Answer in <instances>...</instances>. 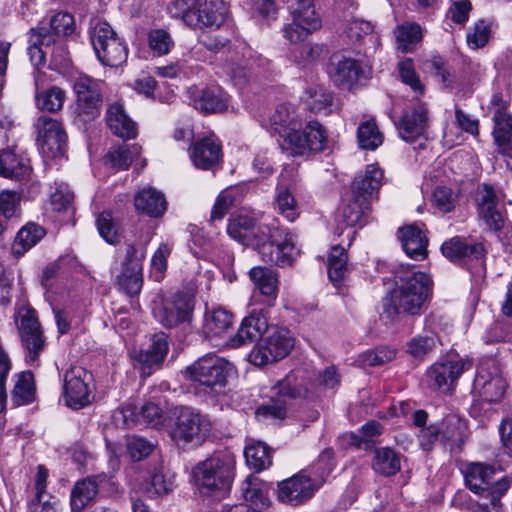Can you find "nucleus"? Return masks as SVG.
<instances>
[{
  "mask_svg": "<svg viewBox=\"0 0 512 512\" xmlns=\"http://www.w3.org/2000/svg\"><path fill=\"white\" fill-rule=\"evenodd\" d=\"M171 254V248L166 243H161L151 258L150 277L161 282L168 267V258Z\"/></svg>",
  "mask_w": 512,
  "mask_h": 512,
  "instance_id": "58",
  "label": "nucleus"
},
{
  "mask_svg": "<svg viewBox=\"0 0 512 512\" xmlns=\"http://www.w3.org/2000/svg\"><path fill=\"white\" fill-rule=\"evenodd\" d=\"M267 328L268 323L264 316L250 314L242 320L237 333L230 339V344L232 347H240L252 343L260 339Z\"/></svg>",
  "mask_w": 512,
  "mask_h": 512,
  "instance_id": "32",
  "label": "nucleus"
},
{
  "mask_svg": "<svg viewBox=\"0 0 512 512\" xmlns=\"http://www.w3.org/2000/svg\"><path fill=\"white\" fill-rule=\"evenodd\" d=\"M38 130L37 145L47 158H56L64 154L67 134L57 120L48 116H40L36 122Z\"/></svg>",
  "mask_w": 512,
  "mask_h": 512,
  "instance_id": "19",
  "label": "nucleus"
},
{
  "mask_svg": "<svg viewBox=\"0 0 512 512\" xmlns=\"http://www.w3.org/2000/svg\"><path fill=\"white\" fill-rule=\"evenodd\" d=\"M106 122L112 133L122 139L135 138L137 135L136 123L128 117L123 106L119 103L109 105Z\"/></svg>",
  "mask_w": 512,
  "mask_h": 512,
  "instance_id": "34",
  "label": "nucleus"
},
{
  "mask_svg": "<svg viewBox=\"0 0 512 512\" xmlns=\"http://www.w3.org/2000/svg\"><path fill=\"white\" fill-rule=\"evenodd\" d=\"M328 134L318 121H309L290 139L285 151L291 156H302L309 153H320L328 148Z\"/></svg>",
  "mask_w": 512,
  "mask_h": 512,
  "instance_id": "17",
  "label": "nucleus"
},
{
  "mask_svg": "<svg viewBox=\"0 0 512 512\" xmlns=\"http://www.w3.org/2000/svg\"><path fill=\"white\" fill-rule=\"evenodd\" d=\"M193 311V296L187 292H177L157 305L153 314L162 326L171 329L191 322Z\"/></svg>",
  "mask_w": 512,
  "mask_h": 512,
  "instance_id": "13",
  "label": "nucleus"
},
{
  "mask_svg": "<svg viewBox=\"0 0 512 512\" xmlns=\"http://www.w3.org/2000/svg\"><path fill=\"white\" fill-rule=\"evenodd\" d=\"M101 482L100 476H87L76 481L70 492L71 511L81 512L95 501Z\"/></svg>",
  "mask_w": 512,
  "mask_h": 512,
  "instance_id": "30",
  "label": "nucleus"
},
{
  "mask_svg": "<svg viewBox=\"0 0 512 512\" xmlns=\"http://www.w3.org/2000/svg\"><path fill=\"white\" fill-rule=\"evenodd\" d=\"M274 206L277 212L289 222L295 221L300 215L298 203L286 186H277Z\"/></svg>",
  "mask_w": 512,
  "mask_h": 512,
  "instance_id": "47",
  "label": "nucleus"
},
{
  "mask_svg": "<svg viewBox=\"0 0 512 512\" xmlns=\"http://www.w3.org/2000/svg\"><path fill=\"white\" fill-rule=\"evenodd\" d=\"M302 126V118L296 108L291 104H280L269 118L268 131L271 135L279 136V145L282 150H286L290 139Z\"/></svg>",
  "mask_w": 512,
  "mask_h": 512,
  "instance_id": "20",
  "label": "nucleus"
},
{
  "mask_svg": "<svg viewBox=\"0 0 512 512\" xmlns=\"http://www.w3.org/2000/svg\"><path fill=\"white\" fill-rule=\"evenodd\" d=\"M399 76L403 83L410 86V88L417 94L424 93V85L421 83L417 75L414 63L411 58H406L398 63Z\"/></svg>",
  "mask_w": 512,
  "mask_h": 512,
  "instance_id": "61",
  "label": "nucleus"
},
{
  "mask_svg": "<svg viewBox=\"0 0 512 512\" xmlns=\"http://www.w3.org/2000/svg\"><path fill=\"white\" fill-rule=\"evenodd\" d=\"M148 47L156 56H164L171 52L175 42L170 32L163 28L152 29L147 36Z\"/></svg>",
  "mask_w": 512,
  "mask_h": 512,
  "instance_id": "55",
  "label": "nucleus"
},
{
  "mask_svg": "<svg viewBox=\"0 0 512 512\" xmlns=\"http://www.w3.org/2000/svg\"><path fill=\"white\" fill-rule=\"evenodd\" d=\"M291 45V48H289V57L297 64L316 61L326 51L323 44L305 42V40Z\"/></svg>",
  "mask_w": 512,
  "mask_h": 512,
  "instance_id": "50",
  "label": "nucleus"
},
{
  "mask_svg": "<svg viewBox=\"0 0 512 512\" xmlns=\"http://www.w3.org/2000/svg\"><path fill=\"white\" fill-rule=\"evenodd\" d=\"M359 147L364 150H375L383 143V135L374 120L361 123L357 130Z\"/></svg>",
  "mask_w": 512,
  "mask_h": 512,
  "instance_id": "54",
  "label": "nucleus"
},
{
  "mask_svg": "<svg viewBox=\"0 0 512 512\" xmlns=\"http://www.w3.org/2000/svg\"><path fill=\"white\" fill-rule=\"evenodd\" d=\"M304 104L312 112H320L329 106L333 101V96L322 85L310 86L305 91Z\"/></svg>",
  "mask_w": 512,
  "mask_h": 512,
  "instance_id": "53",
  "label": "nucleus"
},
{
  "mask_svg": "<svg viewBox=\"0 0 512 512\" xmlns=\"http://www.w3.org/2000/svg\"><path fill=\"white\" fill-rule=\"evenodd\" d=\"M507 388V383L493 359L483 361L474 379V389L479 392L481 399L488 403H496L502 400Z\"/></svg>",
  "mask_w": 512,
  "mask_h": 512,
  "instance_id": "18",
  "label": "nucleus"
},
{
  "mask_svg": "<svg viewBox=\"0 0 512 512\" xmlns=\"http://www.w3.org/2000/svg\"><path fill=\"white\" fill-rule=\"evenodd\" d=\"M35 86H36V105L42 111L57 112L59 111L65 102L66 93L59 87H51L42 92H38V81L39 73L35 74Z\"/></svg>",
  "mask_w": 512,
  "mask_h": 512,
  "instance_id": "43",
  "label": "nucleus"
},
{
  "mask_svg": "<svg viewBox=\"0 0 512 512\" xmlns=\"http://www.w3.org/2000/svg\"><path fill=\"white\" fill-rule=\"evenodd\" d=\"M15 321L25 361L31 366H39V358L47 343L36 310L29 305H22L17 310Z\"/></svg>",
  "mask_w": 512,
  "mask_h": 512,
  "instance_id": "8",
  "label": "nucleus"
},
{
  "mask_svg": "<svg viewBox=\"0 0 512 512\" xmlns=\"http://www.w3.org/2000/svg\"><path fill=\"white\" fill-rule=\"evenodd\" d=\"M195 485L201 493L226 492L235 476V457L228 450L213 452L192 469Z\"/></svg>",
  "mask_w": 512,
  "mask_h": 512,
  "instance_id": "3",
  "label": "nucleus"
},
{
  "mask_svg": "<svg viewBox=\"0 0 512 512\" xmlns=\"http://www.w3.org/2000/svg\"><path fill=\"white\" fill-rule=\"evenodd\" d=\"M244 456L247 465L256 471L264 470L272 463L270 449L261 441L249 443L245 447Z\"/></svg>",
  "mask_w": 512,
  "mask_h": 512,
  "instance_id": "48",
  "label": "nucleus"
},
{
  "mask_svg": "<svg viewBox=\"0 0 512 512\" xmlns=\"http://www.w3.org/2000/svg\"><path fill=\"white\" fill-rule=\"evenodd\" d=\"M232 370L233 366L227 360L214 353H208L188 366L184 374L188 380L210 391H217L226 385Z\"/></svg>",
  "mask_w": 512,
  "mask_h": 512,
  "instance_id": "11",
  "label": "nucleus"
},
{
  "mask_svg": "<svg viewBox=\"0 0 512 512\" xmlns=\"http://www.w3.org/2000/svg\"><path fill=\"white\" fill-rule=\"evenodd\" d=\"M328 73L336 86L349 89L358 81L362 69L360 63L353 58L334 56Z\"/></svg>",
  "mask_w": 512,
  "mask_h": 512,
  "instance_id": "29",
  "label": "nucleus"
},
{
  "mask_svg": "<svg viewBox=\"0 0 512 512\" xmlns=\"http://www.w3.org/2000/svg\"><path fill=\"white\" fill-rule=\"evenodd\" d=\"M90 39L103 65L117 67L126 62L127 47L107 22L97 21L90 31Z\"/></svg>",
  "mask_w": 512,
  "mask_h": 512,
  "instance_id": "12",
  "label": "nucleus"
},
{
  "mask_svg": "<svg viewBox=\"0 0 512 512\" xmlns=\"http://www.w3.org/2000/svg\"><path fill=\"white\" fill-rule=\"evenodd\" d=\"M140 153L141 147L137 145H122L108 152L105 162L117 170H126Z\"/></svg>",
  "mask_w": 512,
  "mask_h": 512,
  "instance_id": "52",
  "label": "nucleus"
},
{
  "mask_svg": "<svg viewBox=\"0 0 512 512\" xmlns=\"http://www.w3.org/2000/svg\"><path fill=\"white\" fill-rule=\"evenodd\" d=\"M292 22L286 24L283 29V36L290 44H297L306 40L308 35L319 30L322 26L320 16L315 10H290Z\"/></svg>",
  "mask_w": 512,
  "mask_h": 512,
  "instance_id": "23",
  "label": "nucleus"
},
{
  "mask_svg": "<svg viewBox=\"0 0 512 512\" xmlns=\"http://www.w3.org/2000/svg\"><path fill=\"white\" fill-rule=\"evenodd\" d=\"M397 48L403 53L414 51L422 40V29L419 24L406 22L395 30Z\"/></svg>",
  "mask_w": 512,
  "mask_h": 512,
  "instance_id": "44",
  "label": "nucleus"
},
{
  "mask_svg": "<svg viewBox=\"0 0 512 512\" xmlns=\"http://www.w3.org/2000/svg\"><path fill=\"white\" fill-rule=\"evenodd\" d=\"M334 469V452L331 448L324 449L312 466L313 478L322 484Z\"/></svg>",
  "mask_w": 512,
  "mask_h": 512,
  "instance_id": "62",
  "label": "nucleus"
},
{
  "mask_svg": "<svg viewBox=\"0 0 512 512\" xmlns=\"http://www.w3.org/2000/svg\"><path fill=\"white\" fill-rule=\"evenodd\" d=\"M498 199L491 185L483 184L478 198L479 217L485 222L489 230L498 232L504 228L505 216L497 207Z\"/></svg>",
  "mask_w": 512,
  "mask_h": 512,
  "instance_id": "26",
  "label": "nucleus"
},
{
  "mask_svg": "<svg viewBox=\"0 0 512 512\" xmlns=\"http://www.w3.org/2000/svg\"><path fill=\"white\" fill-rule=\"evenodd\" d=\"M371 212V204L350 193L348 202L341 210L343 222L350 227H363Z\"/></svg>",
  "mask_w": 512,
  "mask_h": 512,
  "instance_id": "38",
  "label": "nucleus"
},
{
  "mask_svg": "<svg viewBox=\"0 0 512 512\" xmlns=\"http://www.w3.org/2000/svg\"><path fill=\"white\" fill-rule=\"evenodd\" d=\"M176 418L170 430L172 440L178 446L201 444L211 431L209 417L191 407L176 408Z\"/></svg>",
  "mask_w": 512,
  "mask_h": 512,
  "instance_id": "10",
  "label": "nucleus"
},
{
  "mask_svg": "<svg viewBox=\"0 0 512 512\" xmlns=\"http://www.w3.org/2000/svg\"><path fill=\"white\" fill-rule=\"evenodd\" d=\"M117 284L129 296H136L143 286V271L122 269Z\"/></svg>",
  "mask_w": 512,
  "mask_h": 512,
  "instance_id": "59",
  "label": "nucleus"
},
{
  "mask_svg": "<svg viewBox=\"0 0 512 512\" xmlns=\"http://www.w3.org/2000/svg\"><path fill=\"white\" fill-rule=\"evenodd\" d=\"M35 399L34 376L32 372H22L12 390L11 400L15 406L27 405Z\"/></svg>",
  "mask_w": 512,
  "mask_h": 512,
  "instance_id": "46",
  "label": "nucleus"
},
{
  "mask_svg": "<svg viewBox=\"0 0 512 512\" xmlns=\"http://www.w3.org/2000/svg\"><path fill=\"white\" fill-rule=\"evenodd\" d=\"M440 340L433 332L419 334L411 338L406 344V352L416 360H424L438 347Z\"/></svg>",
  "mask_w": 512,
  "mask_h": 512,
  "instance_id": "41",
  "label": "nucleus"
},
{
  "mask_svg": "<svg viewBox=\"0 0 512 512\" xmlns=\"http://www.w3.org/2000/svg\"><path fill=\"white\" fill-rule=\"evenodd\" d=\"M441 251L451 262L466 268L475 281L485 277L487 252L482 243L455 236L442 244Z\"/></svg>",
  "mask_w": 512,
  "mask_h": 512,
  "instance_id": "5",
  "label": "nucleus"
},
{
  "mask_svg": "<svg viewBox=\"0 0 512 512\" xmlns=\"http://www.w3.org/2000/svg\"><path fill=\"white\" fill-rule=\"evenodd\" d=\"M241 491L247 501L264 504L266 500L265 485L256 476H248L241 485Z\"/></svg>",
  "mask_w": 512,
  "mask_h": 512,
  "instance_id": "64",
  "label": "nucleus"
},
{
  "mask_svg": "<svg viewBox=\"0 0 512 512\" xmlns=\"http://www.w3.org/2000/svg\"><path fill=\"white\" fill-rule=\"evenodd\" d=\"M190 158L198 169H213L222 158L221 144L213 136L198 139L192 145Z\"/></svg>",
  "mask_w": 512,
  "mask_h": 512,
  "instance_id": "27",
  "label": "nucleus"
},
{
  "mask_svg": "<svg viewBox=\"0 0 512 512\" xmlns=\"http://www.w3.org/2000/svg\"><path fill=\"white\" fill-rule=\"evenodd\" d=\"M403 455L391 447H379L374 450L373 470L382 476L390 477L401 470Z\"/></svg>",
  "mask_w": 512,
  "mask_h": 512,
  "instance_id": "36",
  "label": "nucleus"
},
{
  "mask_svg": "<svg viewBox=\"0 0 512 512\" xmlns=\"http://www.w3.org/2000/svg\"><path fill=\"white\" fill-rule=\"evenodd\" d=\"M232 325V314L224 309H215L205 315L203 332L206 338L221 337Z\"/></svg>",
  "mask_w": 512,
  "mask_h": 512,
  "instance_id": "42",
  "label": "nucleus"
},
{
  "mask_svg": "<svg viewBox=\"0 0 512 512\" xmlns=\"http://www.w3.org/2000/svg\"><path fill=\"white\" fill-rule=\"evenodd\" d=\"M249 277L261 294L275 299L277 296V276L267 267L255 266L250 269Z\"/></svg>",
  "mask_w": 512,
  "mask_h": 512,
  "instance_id": "45",
  "label": "nucleus"
},
{
  "mask_svg": "<svg viewBox=\"0 0 512 512\" xmlns=\"http://www.w3.org/2000/svg\"><path fill=\"white\" fill-rule=\"evenodd\" d=\"M319 483L311 476L300 472L278 484V499L293 506L309 500L319 488Z\"/></svg>",
  "mask_w": 512,
  "mask_h": 512,
  "instance_id": "21",
  "label": "nucleus"
},
{
  "mask_svg": "<svg viewBox=\"0 0 512 512\" xmlns=\"http://www.w3.org/2000/svg\"><path fill=\"white\" fill-rule=\"evenodd\" d=\"M493 136L503 149L512 150V115L508 112H494Z\"/></svg>",
  "mask_w": 512,
  "mask_h": 512,
  "instance_id": "49",
  "label": "nucleus"
},
{
  "mask_svg": "<svg viewBox=\"0 0 512 512\" xmlns=\"http://www.w3.org/2000/svg\"><path fill=\"white\" fill-rule=\"evenodd\" d=\"M96 226L100 236L109 244L120 241L119 226L112 217L111 211L101 212L96 219Z\"/></svg>",
  "mask_w": 512,
  "mask_h": 512,
  "instance_id": "57",
  "label": "nucleus"
},
{
  "mask_svg": "<svg viewBox=\"0 0 512 512\" xmlns=\"http://www.w3.org/2000/svg\"><path fill=\"white\" fill-rule=\"evenodd\" d=\"M147 242L126 243L122 269L143 271Z\"/></svg>",
  "mask_w": 512,
  "mask_h": 512,
  "instance_id": "56",
  "label": "nucleus"
},
{
  "mask_svg": "<svg viewBox=\"0 0 512 512\" xmlns=\"http://www.w3.org/2000/svg\"><path fill=\"white\" fill-rule=\"evenodd\" d=\"M398 238L406 255L415 260L427 257L428 238L423 230L415 224L399 228Z\"/></svg>",
  "mask_w": 512,
  "mask_h": 512,
  "instance_id": "31",
  "label": "nucleus"
},
{
  "mask_svg": "<svg viewBox=\"0 0 512 512\" xmlns=\"http://www.w3.org/2000/svg\"><path fill=\"white\" fill-rule=\"evenodd\" d=\"M169 351L168 336L159 332L151 337V344L133 354L134 367L143 377L150 376L154 370L161 367Z\"/></svg>",
  "mask_w": 512,
  "mask_h": 512,
  "instance_id": "22",
  "label": "nucleus"
},
{
  "mask_svg": "<svg viewBox=\"0 0 512 512\" xmlns=\"http://www.w3.org/2000/svg\"><path fill=\"white\" fill-rule=\"evenodd\" d=\"M92 374L80 366H74L63 374V399L65 405L79 410L92 401L90 383Z\"/></svg>",
  "mask_w": 512,
  "mask_h": 512,
  "instance_id": "14",
  "label": "nucleus"
},
{
  "mask_svg": "<svg viewBox=\"0 0 512 512\" xmlns=\"http://www.w3.org/2000/svg\"><path fill=\"white\" fill-rule=\"evenodd\" d=\"M294 346L288 331L278 330L259 342L248 354V361L261 367L286 357Z\"/></svg>",
  "mask_w": 512,
  "mask_h": 512,
  "instance_id": "15",
  "label": "nucleus"
},
{
  "mask_svg": "<svg viewBox=\"0 0 512 512\" xmlns=\"http://www.w3.org/2000/svg\"><path fill=\"white\" fill-rule=\"evenodd\" d=\"M134 206L137 212L158 218L165 213L167 201L162 192L153 187H145L135 195Z\"/></svg>",
  "mask_w": 512,
  "mask_h": 512,
  "instance_id": "33",
  "label": "nucleus"
},
{
  "mask_svg": "<svg viewBox=\"0 0 512 512\" xmlns=\"http://www.w3.org/2000/svg\"><path fill=\"white\" fill-rule=\"evenodd\" d=\"M33 169L30 160L14 148L0 150V176L15 181H23L31 175Z\"/></svg>",
  "mask_w": 512,
  "mask_h": 512,
  "instance_id": "28",
  "label": "nucleus"
},
{
  "mask_svg": "<svg viewBox=\"0 0 512 512\" xmlns=\"http://www.w3.org/2000/svg\"><path fill=\"white\" fill-rule=\"evenodd\" d=\"M427 126V109L422 103H417L411 109L404 111L397 124L399 134L406 142H413L422 136L425 133Z\"/></svg>",
  "mask_w": 512,
  "mask_h": 512,
  "instance_id": "25",
  "label": "nucleus"
},
{
  "mask_svg": "<svg viewBox=\"0 0 512 512\" xmlns=\"http://www.w3.org/2000/svg\"><path fill=\"white\" fill-rule=\"evenodd\" d=\"M227 233L239 243L253 247L264 262L279 267L291 266L299 253L290 232L259 224L248 215L229 219Z\"/></svg>",
  "mask_w": 512,
  "mask_h": 512,
  "instance_id": "1",
  "label": "nucleus"
},
{
  "mask_svg": "<svg viewBox=\"0 0 512 512\" xmlns=\"http://www.w3.org/2000/svg\"><path fill=\"white\" fill-rule=\"evenodd\" d=\"M174 15L181 16L185 24L194 29L218 28L226 18L223 0H176Z\"/></svg>",
  "mask_w": 512,
  "mask_h": 512,
  "instance_id": "4",
  "label": "nucleus"
},
{
  "mask_svg": "<svg viewBox=\"0 0 512 512\" xmlns=\"http://www.w3.org/2000/svg\"><path fill=\"white\" fill-rule=\"evenodd\" d=\"M54 42V37L50 34V31L46 27L31 29L28 54L32 65L37 70L40 66L45 64L46 52L42 49V47H49Z\"/></svg>",
  "mask_w": 512,
  "mask_h": 512,
  "instance_id": "40",
  "label": "nucleus"
},
{
  "mask_svg": "<svg viewBox=\"0 0 512 512\" xmlns=\"http://www.w3.org/2000/svg\"><path fill=\"white\" fill-rule=\"evenodd\" d=\"M463 424L454 415L447 416L437 427H429L426 436L431 443L434 442H453L457 443L462 440Z\"/></svg>",
  "mask_w": 512,
  "mask_h": 512,
  "instance_id": "37",
  "label": "nucleus"
},
{
  "mask_svg": "<svg viewBox=\"0 0 512 512\" xmlns=\"http://www.w3.org/2000/svg\"><path fill=\"white\" fill-rule=\"evenodd\" d=\"M472 368V362L465 359H449L436 362L425 373V381L433 391H451L457 379L467 370Z\"/></svg>",
  "mask_w": 512,
  "mask_h": 512,
  "instance_id": "16",
  "label": "nucleus"
},
{
  "mask_svg": "<svg viewBox=\"0 0 512 512\" xmlns=\"http://www.w3.org/2000/svg\"><path fill=\"white\" fill-rule=\"evenodd\" d=\"M347 260L346 250L342 246H332L328 256V276L334 284L344 280L348 272Z\"/></svg>",
  "mask_w": 512,
  "mask_h": 512,
  "instance_id": "51",
  "label": "nucleus"
},
{
  "mask_svg": "<svg viewBox=\"0 0 512 512\" xmlns=\"http://www.w3.org/2000/svg\"><path fill=\"white\" fill-rule=\"evenodd\" d=\"M306 394L307 389L296 374L289 373L270 388L268 394L270 403L260 406L256 411V416L263 420H282L286 417V406L289 401L303 398Z\"/></svg>",
  "mask_w": 512,
  "mask_h": 512,
  "instance_id": "9",
  "label": "nucleus"
},
{
  "mask_svg": "<svg viewBox=\"0 0 512 512\" xmlns=\"http://www.w3.org/2000/svg\"><path fill=\"white\" fill-rule=\"evenodd\" d=\"M45 233L44 228L36 223L29 222L24 225L18 231L13 242V255L17 258L23 256L45 236Z\"/></svg>",
  "mask_w": 512,
  "mask_h": 512,
  "instance_id": "39",
  "label": "nucleus"
},
{
  "mask_svg": "<svg viewBox=\"0 0 512 512\" xmlns=\"http://www.w3.org/2000/svg\"><path fill=\"white\" fill-rule=\"evenodd\" d=\"M76 96L72 110L74 124L78 127L94 121L101 114L103 96L101 82L88 75L78 76L73 83Z\"/></svg>",
  "mask_w": 512,
  "mask_h": 512,
  "instance_id": "7",
  "label": "nucleus"
},
{
  "mask_svg": "<svg viewBox=\"0 0 512 512\" xmlns=\"http://www.w3.org/2000/svg\"><path fill=\"white\" fill-rule=\"evenodd\" d=\"M21 194L13 190L0 192V215L7 221L21 213Z\"/></svg>",
  "mask_w": 512,
  "mask_h": 512,
  "instance_id": "60",
  "label": "nucleus"
},
{
  "mask_svg": "<svg viewBox=\"0 0 512 512\" xmlns=\"http://www.w3.org/2000/svg\"><path fill=\"white\" fill-rule=\"evenodd\" d=\"M394 283L391 297L382 304L380 316L386 323L394 322L400 312L418 314L429 296L432 281L413 265L401 264L394 272Z\"/></svg>",
  "mask_w": 512,
  "mask_h": 512,
  "instance_id": "2",
  "label": "nucleus"
},
{
  "mask_svg": "<svg viewBox=\"0 0 512 512\" xmlns=\"http://www.w3.org/2000/svg\"><path fill=\"white\" fill-rule=\"evenodd\" d=\"M495 473L493 466L479 462L469 463L463 470L466 487L474 494L489 499L490 505L497 508L510 483L505 477L495 481Z\"/></svg>",
  "mask_w": 512,
  "mask_h": 512,
  "instance_id": "6",
  "label": "nucleus"
},
{
  "mask_svg": "<svg viewBox=\"0 0 512 512\" xmlns=\"http://www.w3.org/2000/svg\"><path fill=\"white\" fill-rule=\"evenodd\" d=\"M229 96L219 86L202 89L194 99L196 109L204 113H222L228 108Z\"/></svg>",
  "mask_w": 512,
  "mask_h": 512,
  "instance_id": "35",
  "label": "nucleus"
},
{
  "mask_svg": "<svg viewBox=\"0 0 512 512\" xmlns=\"http://www.w3.org/2000/svg\"><path fill=\"white\" fill-rule=\"evenodd\" d=\"M373 27L370 22L354 19L347 23L344 34L351 45L362 42L365 37H371Z\"/></svg>",
  "mask_w": 512,
  "mask_h": 512,
  "instance_id": "63",
  "label": "nucleus"
},
{
  "mask_svg": "<svg viewBox=\"0 0 512 512\" xmlns=\"http://www.w3.org/2000/svg\"><path fill=\"white\" fill-rule=\"evenodd\" d=\"M383 180L384 171L377 164L367 165L365 170L354 178L350 193L371 204L374 199H378Z\"/></svg>",
  "mask_w": 512,
  "mask_h": 512,
  "instance_id": "24",
  "label": "nucleus"
}]
</instances>
